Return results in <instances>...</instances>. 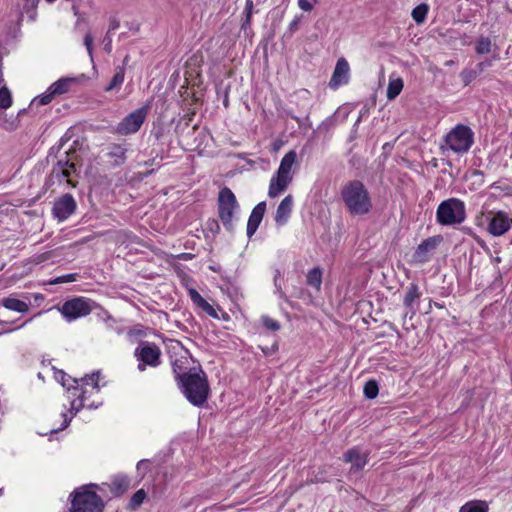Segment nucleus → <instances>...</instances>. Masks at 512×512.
I'll return each instance as SVG.
<instances>
[{"instance_id":"obj_26","label":"nucleus","mask_w":512,"mask_h":512,"mask_svg":"<svg viewBox=\"0 0 512 512\" xmlns=\"http://www.w3.org/2000/svg\"><path fill=\"white\" fill-rule=\"evenodd\" d=\"M130 485V480L127 476H116L112 483L110 491L115 496H120L127 491Z\"/></svg>"},{"instance_id":"obj_38","label":"nucleus","mask_w":512,"mask_h":512,"mask_svg":"<svg viewBox=\"0 0 512 512\" xmlns=\"http://www.w3.org/2000/svg\"><path fill=\"white\" fill-rule=\"evenodd\" d=\"M54 97H55L54 95H50V90L48 88L46 93H44V94H42L40 96L35 97L31 101L29 108L32 109L34 105H38V106L47 105V104H49L52 101V99Z\"/></svg>"},{"instance_id":"obj_52","label":"nucleus","mask_w":512,"mask_h":512,"mask_svg":"<svg viewBox=\"0 0 512 512\" xmlns=\"http://www.w3.org/2000/svg\"><path fill=\"white\" fill-rule=\"evenodd\" d=\"M265 356H270L278 350V345L273 344L271 347H260Z\"/></svg>"},{"instance_id":"obj_60","label":"nucleus","mask_w":512,"mask_h":512,"mask_svg":"<svg viewBox=\"0 0 512 512\" xmlns=\"http://www.w3.org/2000/svg\"><path fill=\"white\" fill-rule=\"evenodd\" d=\"M290 116H291V118H292V119L296 120V122H297L298 124H300V123H301L300 118H298V117H296V116H294V115H290Z\"/></svg>"},{"instance_id":"obj_20","label":"nucleus","mask_w":512,"mask_h":512,"mask_svg":"<svg viewBox=\"0 0 512 512\" xmlns=\"http://www.w3.org/2000/svg\"><path fill=\"white\" fill-rule=\"evenodd\" d=\"M189 296L198 308L202 309L210 317L218 319V314L214 307L209 304L197 290L189 289Z\"/></svg>"},{"instance_id":"obj_25","label":"nucleus","mask_w":512,"mask_h":512,"mask_svg":"<svg viewBox=\"0 0 512 512\" xmlns=\"http://www.w3.org/2000/svg\"><path fill=\"white\" fill-rule=\"evenodd\" d=\"M74 81V78H60L49 86L50 95L57 96L68 92L70 85Z\"/></svg>"},{"instance_id":"obj_22","label":"nucleus","mask_w":512,"mask_h":512,"mask_svg":"<svg viewBox=\"0 0 512 512\" xmlns=\"http://www.w3.org/2000/svg\"><path fill=\"white\" fill-rule=\"evenodd\" d=\"M421 296V293L419 291V287L415 283H411L407 287V291L403 300L404 306L408 309V312H411V314H415V309L413 307V304L416 300H418Z\"/></svg>"},{"instance_id":"obj_64","label":"nucleus","mask_w":512,"mask_h":512,"mask_svg":"<svg viewBox=\"0 0 512 512\" xmlns=\"http://www.w3.org/2000/svg\"><path fill=\"white\" fill-rule=\"evenodd\" d=\"M46 1H47V2H49V3H52V2H54L55 0H46Z\"/></svg>"},{"instance_id":"obj_6","label":"nucleus","mask_w":512,"mask_h":512,"mask_svg":"<svg viewBox=\"0 0 512 512\" xmlns=\"http://www.w3.org/2000/svg\"><path fill=\"white\" fill-rule=\"evenodd\" d=\"M444 141L447 147L453 152L465 154L474 143V132L469 126L458 124L447 133Z\"/></svg>"},{"instance_id":"obj_11","label":"nucleus","mask_w":512,"mask_h":512,"mask_svg":"<svg viewBox=\"0 0 512 512\" xmlns=\"http://www.w3.org/2000/svg\"><path fill=\"white\" fill-rule=\"evenodd\" d=\"M369 452L363 451L359 446H354L344 452L342 460L345 463H350L351 467L349 473L357 474L363 470L368 463Z\"/></svg>"},{"instance_id":"obj_63","label":"nucleus","mask_w":512,"mask_h":512,"mask_svg":"<svg viewBox=\"0 0 512 512\" xmlns=\"http://www.w3.org/2000/svg\"><path fill=\"white\" fill-rule=\"evenodd\" d=\"M4 81L2 75H0V85L2 84V82Z\"/></svg>"},{"instance_id":"obj_50","label":"nucleus","mask_w":512,"mask_h":512,"mask_svg":"<svg viewBox=\"0 0 512 512\" xmlns=\"http://www.w3.org/2000/svg\"><path fill=\"white\" fill-rule=\"evenodd\" d=\"M206 228L212 233H218L220 230L219 223L215 219H209L206 223Z\"/></svg>"},{"instance_id":"obj_59","label":"nucleus","mask_w":512,"mask_h":512,"mask_svg":"<svg viewBox=\"0 0 512 512\" xmlns=\"http://www.w3.org/2000/svg\"><path fill=\"white\" fill-rule=\"evenodd\" d=\"M128 60H129V55H126L125 58L123 59V64L122 66L125 68V65L128 63Z\"/></svg>"},{"instance_id":"obj_35","label":"nucleus","mask_w":512,"mask_h":512,"mask_svg":"<svg viewBox=\"0 0 512 512\" xmlns=\"http://www.w3.org/2000/svg\"><path fill=\"white\" fill-rule=\"evenodd\" d=\"M477 54H488L491 52V40L488 37L481 36L475 46Z\"/></svg>"},{"instance_id":"obj_23","label":"nucleus","mask_w":512,"mask_h":512,"mask_svg":"<svg viewBox=\"0 0 512 512\" xmlns=\"http://www.w3.org/2000/svg\"><path fill=\"white\" fill-rule=\"evenodd\" d=\"M55 378L59 381L63 387H66L68 391H73V395L76 396V392L79 391L78 382L76 378H72L67 375L63 370H57L55 372Z\"/></svg>"},{"instance_id":"obj_41","label":"nucleus","mask_w":512,"mask_h":512,"mask_svg":"<svg viewBox=\"0 0 512 512\" xmlns=\"http://www.w3.org/2000/svg\"><path fill=\"white\" fill-rule=\"evenodd\" d=\"M99 372L92 373L91 375H86L80 379V381L85 385H92L94 389L99 390Z\"/></svg>"},{"instance_id":"obj_29","label":"nucleus","mask_w":512,"mask_h":512,"mask_svg":"<svg viewBox=\"0 0 512 512\" xmlns=\"http://www.w3.org/2000/svg\"><path fill=\"white\" fill-rule=\"evenodd\" d=\"M125 79V68L123 66H117L115 69V74L112 77L110 83L105 88V91H113L116 88H120Z\"/></svg>"},{"instance_id":"obj_61","label":"nucleus","mask_w":512,"mask_h":512,"mask_svg":"<svg viewBox=\"0 0 512 512\" xmlns=\"http://www.w3.org/2000/svg\"><path fill=\"white\" fill-rule=\"evenodd\" d=\"M361 119H362V117H361V116H359V117H358V119H357V121H356V122H355V124H354V127L358 126V124L360 123Z\"/></svg>"},{"instance_id":"obj_5","label":"nucleus","mask_w":512,"mask_h":512,"mask_svg":"<svg viewBox=\"0 0 512 512\" xmlns=\"http://www.w3.org/2000/svg\"><path fill=\"white\" fill-rule=\"evenodd\" d=\"M238 208L239 204L232 190L228 187L222 188L218 195V216L225 229L230 233L235 229L233 219Z\"/></svg>"},{"instance_id":"obj_56","label":"nucleus","mask_w":512,"mask_h":512,"mask_svg":"<svg viewBox=\"0 0 512 512\" xmlns=\"http://www.w3.org/2000/svg\"><path fill=\"white\" fill-rule=\"evenodd\" d=\"M72 10H73V13L75 16H78V17L80 16L78 7L75 4H73Z\"/></svg>"},{"instance_id":"obj_36","label":"nucleus","mask_w":512,"mask_h":512,"mask_svg":"<svg viewBox=\"0 0 512 512\" xmlns=\"http://www.w3.org/2000/svg\"><path fill=\"white\" fill-rule=\"evenodd\" d=\"M12 105V95L6 85L0 87V108L7 109Z\"/></svg>"},{"instance_id":"obj_13","label":"nucleus","mask_w":512,"mask_h":512,"mask_svg":"<svg viewBox=\"0 0 512 512\" xmlns=\"http://www.w3.org/2000/svg\"><path fill=\"white\" fill-rule=\"evenodd\" d=\"M129 148L125 143H111L107 147L105 156L109 159L111 167L116 168L124 165L127 160V152Z\"/></svg>"},{"instance_id":"obj_54","label":"nucleus","mask_w":512,"mask_h":512,"mask_svg":"<svg viewBox=\"0 0 512 512\" xmlns=\"http://www.w3.org/2000/svg\"><path fill=\"white\" fill-rule=\"evenodd\" d=\"M333 124H334V121H333L332 117H329L321 123V125L319 126V129L327 131L329 129V127L332 126Z\"/></svg>"},{"instance_id":"obj_16","label":"nucleus","mask_w":512,"mask_h":512,"mask_svg":"<svg viewBox=\"0 0 512 512\" xmlns=\"http://www.w3.org/2000/svg\"><path fill=\"white\" fill-rule=\"evenodd\" d=\"M75 171L76 165L74 163L70 162L68 159L59 160L52 168L50 179H56L58 182H62L66 179L67 183L71 184V180L69 178Z\"/></svg>"},{"instance_id":"obj_15","label":"nucleus","mask_w":512,"mask_h":512,"mask_svg":"<svg viewBox=\"0 0 512 512\" xmlns=\"http://www.w3.org/2000/svg\"><path fill=\"white\" fill-rule=\"evenodd\" d=\"M440 236H433L423 240L414 252V259L419 263H425L429 260V254L434 251L440 243Z\"/></svg>"},{"instance_id":"obj_44","label":"nucleus","mask_w":512,"mask_h":512,"mask_svg":"<svg viewBox=\"0 0 512 512\" xmlns=\"http://www.w3.org/2000/svg\"><path fill=\"white\" fill-rule=\"evenodd\" d=\"M85 393L86 391L85 390H82V392L78 395V400H79V403L77 404V400L76 399H73L71 401V411H74L73 412V415H75L81 408L84 407V400H85Z\"/></svg>"},{"instance_id":"obj_4","label":"nucleus","mask_w":512,"mask_h":512,"mask_svg":"<svg viewBox=\"0 0 512 512\" xmlns=\"http://www.w3.org/2000/svg\"><path fill=\"white\" fill-rule=\"evenodd\" d=\"M71 512H102L105 507L103 499L94 491L84 486L71 494Z\"/></svg>"},{"instance_id":"obj_51","label":"nucleus","mask_w":512,"mask_h":512,"mask_svg":"<svg viewBox=\"0 0 512 512\" xmlns=\"http://www.w3.org/2000/svg\"><path fill=\"white\" fill-rule=\"evenodd\" d=\"M491 66H492V60L485 59L484 61H481L476 65L475 70H477L480 75L485 69H487Z\"/></svg>"},{"instance_id":"obj_1","label":"nucleus","mask_w":512,"mask_h":512,"mask_svg":"<svg viewBox=\"0 0 512 512\" xmlns=\"http://www.w3.org/2000/svg\"><path fill=\"white\" fill-rule=\"evenodd\" d=\"M177 386L186 400L195 407H203L210 395L208 377L201 367H193L192 373L182 376Z\"/></svg>"},{"instance_id":"obj_21","label":"nucleus","mask_w":512,"mask_h":512,"mask_svg":"<svg viewBox=\"0 0 512 512\" xmlns=\"http://www.w3.org/2000/svg\"><path fill=\"white\" fill-rule=\"evenodd\" d=\"M188 359L186 357L176 358L172 361V372L175 377L176 383L180 381V378L185 375L192 373V368L187 367Z\"/></svg>"},{"instance_id":"obj_53","label":"nucleus","mask_w":512,"mask_h":512,"mask_svg":"<svg viewBox=\"0 0 512 512\" xmlns=\"http://www.w3.org/2000/svg\"><path fill=\"white\" fill-rule=\"evenodd\" d=\"M92 42H93L92 36L90 34H86L84 37V45L86 46L87 51L90 55H92Z\"/></svg>"},{"instance_id":"obj_7","label":"nucleus","mask_w":512,"mask_h":512,"mask_svg":"<svg viewBox=\"0 0 512 512\" xmlns=\"http://www.w3.org/2000/svg\"><path fill=\"white\" fill-rule=\"evenodd\" d=\"M134 357L138 362L139 372H144L147 367L156 368L162 363L161 349L154 342L140 341L134 350Z\"/></svg>"},{"instance_id":"obj_34","label":"nucleus","mask_w":512,"mask_h":512,"mask_svg":"<svg viewBox=\"0 0 512 512\" xmlns=\"http://www.w3.org/2000/svg\"><path fill=\"white\" fill-rule=\"evenodd\" d=\"M146 496H147V494H146L145 490L139 489L132 495V497L129 501V504H128V508L131 510L137 509L138 507H140L142 505Z\"/></svg>"},{"instance_id":"obj_46","label":"nucleus","mask_w":512,"mask_h":512,"mask_svg":"<svg viewBox=\"0 0 512 512\" xmlns=\"http://www.w3.org/2000/svg\"><path fill=\"white\" fill-rule=\"evenodd\" d=\"M77 278L76 273L66 274L60 277H57L55 280H53L51 283L58 284V283H66V282H73Z\"/></svg>"},{"instance_id":"obj_32","label":"nucleus","mask_w":512,"mask_h":512,"mask_svg":"<svg viewBox=\"0 0 512 512\" xmlns=\"http://www.w3.org/2000/svg\"><path fill=\"white\" fill-rule=\"evenodd\" d=\"M379 392V384L375 379H369L363 388L364 396L367 399H374L377 397Z\"/></svg>"},{"instance_id":"obj_3","label":"nucleus","mask_w":512,"mask_h":512,"mask_svg":"<svg viewBox=\"0 0 512 512\" xmlns=\"http://www.w3.org/2000/svg\"><path fill=\"white\" fill-rule=\"evenodd\" d=\"M466 219V208L462 200L449 198L442 201L436 210V221L441 226H455Z\"/></svg>"},{"instance_id":"obj_57","label":"nucleus","mask_w":512,"mask_h":512,"mask_svg":"<svg viewBox=\"0 0 512 512\" xmlns=\"http://www.w3.org/2000/svg\"><path fill=\"white\" fill-rule=\"evenodd\" d=\"M455 64H456V61H454V60H448L444 63V65L447 67L454 66Z\"/></svg>"},{"instance_id":"obj_24","label":"nucleus","mask_w":512,"mask_h":512,"mask_svg":"<svg viewBox=\"0 0 512 512\" xmlns=\"http://www.w3.org/2000/svg\"><path fill=\"white\" fill-rule=\"evenodd\" d=\"M296 158H297V154L294 150H290L289 152H287L283 156L277 172H279V174H283L286 176H292L291 170H292V166L294 165V163L296 161Z\"/></svg>"},{"instance_id":"obj_47","label":"nucleus","mask_w":512,"mask_h":512,"mask_svg":"<svg viewBox=\"0 0 512 512\" xmlns=\"http://www.w3.org/2000/svg\"><path fill=\"white\" fill-rule=\"evenodd\" d=\"M150 469V461L148 459H142L137 463V471L141 473L143 476Z\"/></svg>"},{"instance_id":"obj_12","label":"nucleus","mask_w":512,"mask_h":512,"mask_svg":"<svg viewBox=\"0 0 512 512\" xmlns=\"http://www.w3.org/2000/svg\"><path fill=\"white\" fill-rule=\"evenodd\" d=\"M512 225V218L505 211L495 212L489 220L488 232L499 237L507 233Z\"/></svg>"},{"instance_id":"obj_8","label":"nucleus","mask_w":512,"mask_h":512,"mask_svg":"<svg viewBox=\"0 0 512 512\" xmlns=\"http://www.w3.org/2000/svg\"><path fill=\"white\" fill-rule=\"evenodd\" d=\"M148 110L149 105H146L129 113L116 126V133L120 135L136 133L144 123Z\"/></svg>"},{"instance_id":"obj_39","label":"nucleus","mask_w":512,"mask_h":512,"mask_svg":"<svg viewBox=\"0 0 512 512\" xmlns=\"http://www.w3.org/2000/svg\"><path fill=\"white\" fill-rule=\"evenodd\" d=\"M261 322L263 326L269 331L275 332L278 331L281 327L280 323L277 320L267 315L261 317Z\"/></svg>"},{"instance_id":"obj_62","label":"nucleus","mask_w":512,"mask_h":512,"mask_svg":"<svg viewBox=\"0 0 512 512\" xmlns=\"http://www.w3.org/2000/svg\"><path fill=\"white\" fill-rule=\"evenodd\" d=\"M493 261L496 262V263H500L501 262V258L500 257H495L493 259Z\"/></svg>"},{"instance_id":"obj_37","label":"nucleus","mask_w":512,"mask_h":512,"mask_svg":"<svg viewBox=\"0 0 512 512\" xmlns=\"http://www.w3.org/2000/svg\"><path fill=\"white\" fill-rule=\"evenodd\" d=\"M479 76V72L475 69L465 68L460 73V78L464 86H468Z\"/></svg>"},{"instance_id":"obj_18","label":"nucleus","mask_w":512,"mask_h":512,"mask_svg":"<svg viewBox=\"0 0 512 512\" xmlns=\"http://www.w3.org/2000/svg\"><path fill=\"white\" fill-rule=\"evenodd\" d=\"M293 176H286L283 174H276L271 178L268 195L270 198L277 197L280 193H282L287 186L291 183Z\"/></svg>"},{"instance_id":"obj_19","label":"nucleus","mask_w":512,"mask_h":512,"mask_svg":"<svg viewBox=\"0 0 512 512\" xmlns=\"http://www.w3.org/2000/svg\"><path fill=\"white\" fill-rule=\"evenodd\" d=\"M293 207V197L292 195H287L278 205L276 214H275V222L278 226L285 225L292 213Z\"/></svg>"},{"instance_id":"obj_55","label":"nucleus","mask_w":512,"mask_h":512,"mask_svg":"<svg viewBox=\"0 0 512 512\" xmlns=\"http://www.w3.org/2000/svg\"><path fill=\"white\" fill-rule=\"evenodd\" d=\"M62 416L64 418L62 427L59 429H54V430H52V432H57L59 430H62L64 428L68 427V425L70 424L72 416L69 418L66 413H63Z\"/></svg>"},{"instance_id":"obj_2","label":"nucleus","mask_w":512,"mask_h":512,"mask_svg":"<svg viewBox=\"0 0 512 512\" xmlns=\"http://www.w3.org/2000/svg\"><path fill=\"white\" fill-rule=\"evenodd\" d=\"M340 196L347 211L353 216L367 215L373 208L370 193L360 180L354 179L345 183Z\"/></svg>"},{"instance_id":"obj_58","label":"nucleus","mask_w":512,"mask_h":512,"mask_svg":"<svg viewBox=\"0 0 512 512\" xmlns=\"http://www.w3.org/2000/svg\"><path fill=\"white\" fill-rule=\"evenodd\" d=\"M26 111H27V109H25V108H24V109H21V110L18 112V114H17V117H16V118L18 119V117H20V116H22L23 114H25V113H26Z\"/></svg>"},{"instance_id":"obj_45","label":"nucleus","mask_w":512,"mask_h":512,"mask_svg":"<svg viewBox=\"0 0 512 512\" xmlns=\"http://www.w3.org/2000/svg\"><path fill=\"white\" fill-rule=\"evenodd\" d=\"M316 3L317 0H298V6L306 12L311 11Z\"/></svg>"},{"instance_id":"obj_31","label":"nucleus","mask_w":512,"mask_h":512,"mask_svg":"<svg viewBox=\"0 0 512 512\" xmlns=\"http://www.w3.org/2000/svg\"><path fill=\"white\" fill-rule=\"evenodd\" d=\"M403 86L404 83L401 78L390 80L386 91L387 98L389 100L395 99L401 93Z\"/></svg>"},{"instance_id":"obj_28","label":"nucleus","mask_w":512,"mask_h":512,"mask_svg":"<svg viewBox=\"0 0 512 512\" xmlns=\"http://www.w3.org/2000/svg\"><path fill=\"white\" fill-rule=\"evenodd\" d=\"M488 504L482 500H472L465 503L459 512H488Z\"/></svg>"},{"instance_id":"obj_9","label":"nucleus","mask_w":512,"mask_h":512,"mask_svg":"<svg viewBox=\"0 0 512 512\" xmlns=\"http://www.w3.org/2000/svg\"><path fill=\"white\" fill-rule=\"evenodd\" d=\"M91 301L85 298H74L66 301L61 308V314L69 321L87 316L91 313Z\"/></svg>"},{"instance_id":"obj_43","label":"nucleus","mask_w":512,"mask_h":512,"mask_svg":"<svg viewBox=\"0 0 512 512\" xmlns=\"http://www.w3.org/2000/svg\"><path fill=\"white\" fill-rule=\"evenodd\" d=\"M252 10H253V1L252 0H246V5L244 9L245 14V20L242 23V28H246L251 22L252 17Z\"/></svg>"},{"instance_id":"obj_14","label":"nucleus","mask_w":512,"mask_h":512,"mask_svg":"<svg viewBox=\"0 0 512 512\" xmlns=\"http://www.w3.org/2000/svg\"><path fill=\"white\" fill-rule=\"evenodd\" d=\"M349 64L345 58L338 59L332 77L329 81V87L331 89H337L341 85H345L349 82Z\"/></svg>"},{"instance_id":"obj_48","label":"nucleus","mask_w":512,"mask_h":512,"mask_svg":"<svg viewBox=\"0 0 512 512\" xmlns=\"http://www.w3.org/2000/svg\"><path fill=\"white\" fill-rule=\"evenodd\" d=\"M280 276V271L279 270H276V273H275V277H274V285H275V288H276V292L278 293L279 297L281 299H284L286 300V295L285 293L283 292L281 286L278 284V277Z\"/></svg>"},{"instance_id":"obj_27","label":"nucleus","mask_w":512,"mask_h":512,"mask_svg":"<svg viewBox=\"0 0 512 512\" xmlns=\"http://www.w3.org/2000/svg\"><path fill=\"white\" fill-rule=\"evenodd\" d=\"M2 305L9 310L19 313H25L29 310V306L26 302L11 297L3 298Z\"/></svg>"},{"instance_id":"obj_17","label":"nucleus","mask_w":512,"mask_h":512,"mask_svg":"<svg viewBox=\"0 0 512 512\" xmlns=\"http://www.w3.org/2000/svg\"><path fill=\"white\" fill-rule=\"evenodd\" d=\"M267 204L265 201L259 202L253 209L248 218L247 222V236L251 238L255 232L257 231L260 223L263 220L264 214L266 212Z\"/></svg>"},{"instance_id":"obj_33","label":"nucleus","mask_w":512,"mask_h":512,"mask_svg":"<svg viewBox=\"0 0 512 512\" xmlns=\"http://www.w3.org/2000/svg\"><path fill=\"white\" fill-rule=\"evenodd\" d=\"M428 10H429V7L427 4H425V3L419 4L412 10L411 15H412L413 20L418 24L422 23L426 19Z\"/></svg>"},{"instance_id":"obj_40","label":"nucleus","mask_w":512,"mask_h":512,"mask_svg":"<svg viewBox=\"0 0 512 512\" xmlns=\"http://www.w3.org/2000/svg\"><path fill=\"white\" fill-rule=\"evenodd\" d=\"M19 126V121L17 118L9 120L6 118V115L0 119V127L6 131H15Z\"/></svg>"},{"instance_id":"obj_10","label":"nucleus","mask_w":512,"mask_h":512,"mask_svg":"<svg viewBox=\"0 0 512 512\" xmlns=\"http://www.w3.org/2000/svg\"><path fill=\"white\" fill-rule=\"evenodd\" d=\"M76 208L77 203L74 197L66 193L54 201L52 214L54 218L62 222L67 220L76 211Z\"/></svg>"},{"instance_id":"obj_42","label":"nucleus","mask_w":512,"mask_h":512,"mask_svg":"<svg viewBox=\"0 0 512 512\" xmlns=\"http://www.w3.org/2000/svg\"><path fill=\"white\" fill-rule=\"evenodd\" d=\"M303 19V15H296L294 19L290 22L285 35H289L290 37L299 29V25Z\"/></svg>"},{"instance_id":"obj_30","label":"nucleus","mask_w":512,"mask_h":512,"mask_svg":"<svg viewBox=\"0 0 512 512\" xmlns=\"http://www.w3.org/2000/svg\"><path fill=\"white\" fill-rule=\"evenodd\" d=\"M307 284L317 290L322 284V270L319 267L311 269L306 276Z\"/></svg>"},{"instance_id":"obj_49","label":"nucleus","mask_w":512,"mask_h":512,"mask_svg":"<svg viewBox=\"0 0 512 512\" xmlns=\"http://www.w3.org/2000/svg\"><path fill=\"white\" fill-rule=\"evenodd\" d=\"M119 26H120V22L118 19H116V18L110 19L109 29L107 32V36L105 37V39L108 40V43L111 42V39L109 38L108 34L111 33L112 31H115L116 29H118Z\"/></svg>"}]
</instances>
